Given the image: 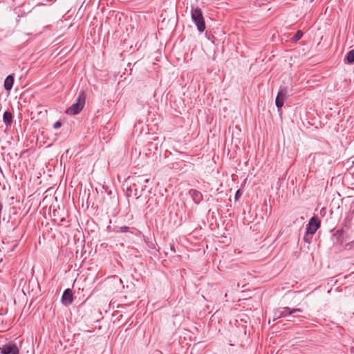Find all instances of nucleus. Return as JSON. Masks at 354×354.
<instances>
[{"label":"nucleus","mask_w":354,"mask_h":354,"mask_svg":"<svg viewBox=\"0 0 354 354\" xmlns=\"http://www.w3.org/2000/svg\"><path fill=\"white\" fill-rule=\"evenodd\" d=\"M85 102L86 94L84 91H82L79 93L76 102L66 109V113L71 115H75L80 113L84 107Z\"/></svg>","instance_id":"1"},{"label":"nucleus","mask_w":354,"mask_h":354,"mask_svg":"<svg viewBox=\"0 0 354 354\" xmlns=\"http://www.w3.org/2000/svg\"><path fill=\"white\" fill-rule=\"evenodd\" d=\"M191 17L198 32H203L205 30L206 26L201 10L198 8H192Z\"/></svg>","instance_id":"2"},{"label":"nucleus","mask_w":354,"mask_h":354,"mask_svg":"<svg viewBox=\"0 0 354 354\" xmlns=\"http://www.w3.org/2000/svg\"><path fill=\"white\" fill-rule=\"evenodd\" d=\"M288 97V88L286 86H280L279 91L275 99V105L277 107L278 111L281 112V108L283 106L285 100Z\"/></svg>","instance_id":"3"},{"label":"nucleus","mask_w":354,"mask_h":354,"mask_svg":"<svg viewBox=\"0 0 354 354\" xmlns=\"http://www.w3.org/2000/svg\"><path fill=\"white\" fill-rule=\"evenodd\" d=\"M319 227H320V221L315 216L312 217L310 219L309 223L307 225L306 233L304 236V239L306 240V237L308 235H311V236L313 235Z\"/></svg>","instance_id":"4"},{"label":"nucleus","mask_w":354,"mask_h":354,"mask_svg":"<svg viewBox=\"0 0 354 354\" xmlns=\"http://www.w3.org/2000/svg\"><path fill=\"white\" fill-rule=\"evenodd\" d=\"M19 349L14 343H9L0 347V354H19Z\"/></svg>","instance_id":"5"},{"label":"nucleus","mask_w":354,"mask_h":354,"mask_svg":"<svg viewBox=\"0 0 354 354\" xmlns=\"http://www.w3.org/2000/svg\"><path fill=\"white\" fill-rule=\"evenodd\" d=\"M288 315H290L289 307L279 308L273 311L274 320L280 319L281 317H285Z\"/></svg>","instance_id":"6"},{"label":"nucleus","mask_w":354,"mask_h":354,"mask_svg":"<svg viewBox=\"0 0 354 354\" xmlns=\"http://www.w3.org/2000/svg\"><path fill=\"white\" fill-rule=\"evenodd\" d=\"M73 301V292L71 289L67 288L62 296V302L64 306L71 305Z\"/></svg>","instance_id":"7"},{"label":"nucleus","mask_w":354,"mask_h":354,"mask_svg":"<svg viewBox=\"0 0 354 354\" xmlns=\"http://www.w3.org/2000/svg\"><path fill=\"white\" fill-rule=\"evenodd\" d=\"M193 201L196 204H199L203 199L202 193L196 189H192L189 192Z\"/></svg>","instance_id":"8"},{"label":"nucleus","mask_w":354,"mask_h":354,"mask_svg":"<svg viewBox=\"0 0 354 354\" xmlns=\"http://www.w3.org/2000/svg\"><path fill=\"white\" fill-rule=\"evenodd\" d=\"M14 83V77L12 75H8L4 81V88L6 91H10Z\"/></svg>","instance_id":"9"},{"label":"nucleus","mask_w":354,"mask_h":354,"mask_svg":"<svg viewBox=\"0 0 354 354\" xmlns=\"http://www.w3.org/2000/svg\"><path fill=\"white\" fill-rule=\"evenodd\" d=\"M3 122L6 125H10L12 120V113L9 111L4 112L3 116Z\"/></svg>","instance_id":"10"},{"label":"nucleus","mask_w":354,"mask_h":354,"mask_svg":"<svg viewBox=\"0 0 354 354\" xmlns=\"http://www.w3.org/2000/svg\"><path fill=\"white\" fill-rule=\"evenodd\" d=\"M346 59L349 64H353L354 62V50H351L347 53Z\"/></svg>","instance_id":"11"},{"label":"nucleus","mask_w":354,"mask_h":354,"mask_svg":"<svg viewBox=\"0 0 354 354\" xmlns=\"http://www.w3.org/2000/svg\"><path fill=\"white\" fill-rule=\"evenodd\" d=\"M303 32L301 30H297L296 34L294 35V37H292V41H299L303 36Z\"/></svg>","instance_id":"12"},{"label":"nucleus","mask_w":354,"mask_h":354,"mask_svg":"<svg viewBox=\"0 0 354 354\" xmlns=\"http://www.w3.org/2000/svg\"><path fill=\"white\" fill-rule=\"evenodd\" d=\"M351 221H352V218L351 217H346L344 221V227H346V228L349 229L351 228Z\"/></svg>","instance_id":"13"},{"label":"nucleus","mask_w":354,"mask_h":354,"mask_svg":"<svg viewBox=\"0 0 354 354\" xmlns=\"http://www.w3.org/2000/svg\"><path fill=\"white\" fill-rule=\"evenodd\" d=\"M129 230L128 226H122L119 227V230H117V232L125 233L127 232Z\"/></svg>","instance_id":"14"},{"label":"nucleus","mask_w":354,"mask_h":354,"mask_svg":"<svg viewBox=\"0 0 354 354\" xmlns=\"http://www.w3.org/2000/svg\"><path fill=\"white\" fill-rule=\"evenodd\" d=\"M242 193L241 192L240 189L237 190L236 194H235V196H234V199L235 201H238L239 199V198L241 197Z\"/></svg>","instance_id":"15"},{"label":"nucleus","mask_w":354,"mask_h":354,"mask_svg":"<svg viewBox=\"0 0 354 354\" xmlns=\"http://www.w3.org/2000/svg\"><path fill=\"white\" fill-rule=\"evenodd\" d=\"M290 315L295 313H301L302 312V310L301 308H290Z\"/></svg>","instance_id":"16"},{"label":"nucleus","mask_w":354,"mask_h":354,"mask_svg":"<svg viewBox=\"0 0 354 354\" xmlns=\"http://www.w3.org/2000/svg\"><path fill=\"white\" fill-rule=\"evenodd\" d=\"M62 126V122H59V121H57L56 122H55V124H53V127L54 129H59V127H61Z\"/></svg>","instance_id":"17"},{"label":"nucleus","mask_w":354,"mask_h":354,"mask_svg":"<svg viewBox=\"0 0 354 354\" xmlns=\"http://www.w3.org/2000/svg\"><path fill=\"white\" fill-rule=\"evenodd\" d=\"M170 249L174 252H176L175 247H174V245L173 244H170Z\"/></svg>","instance_id":"18"},{"label":"nucleus","mask_w":354,"mask_h":354,"mask_svg":"<svg viewBox=\"0 0 354 354\" xmlns=\"http://www.w3.org/2000/svg\"><path fill=\"white\" fill-rule=\"evenodd\" d=\"M342 232H343V231H342V230H337L336 233H337V234H342Z\"/></svg>","instance_id":"19"},{"label":"nucleus","mask_w":354,"mask_h":354,"mask_svg":"<svg viewBox=\"0 0 354 354\" xmlns=\"http://www.w3.org/2000/svg\"><path fill=\"white\" fill-rule=\"evenodd\" d=\"M353 214H354V209H353Z\"/></svg>","instance_id":"20"}]
</instances>
